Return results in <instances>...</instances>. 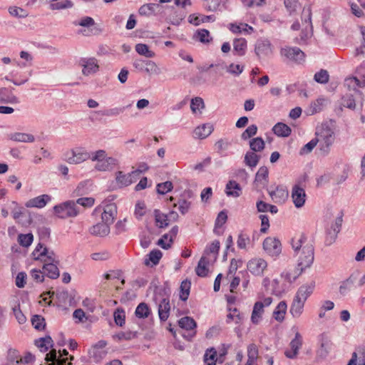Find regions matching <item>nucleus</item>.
Returning a JSON list of instances; mask_svg holds the SVG:
<instances>
[{"label": "nucleus", "instance_id": "obj_1", "mask_svg": "<svg viewBox=\"0 0 365 365\" xmlns=\"http://www.w3.org/2000/svg\"><path fill=\"white\" fill-rule=\"evenodd\" d=\"M292 248L297 261V267L304 272L309 268L314 259L313 245L307 241V237L301 233L295 235L291 240Z\"/></svg>", "mask_w": 365, "mask_h": 365}, {"label": "nucleus", "instance_id": "obj_2", "mask_svg": "<svg viewBox=\"0 0 365 365\" xmlns=\"http://www.w3.org/2000/svg\"><path fill=\"white\" fill-rule=\"evenodd\" d=\"M316 140L319 144L321 154L326 155L330 151V148L334 142V131L328 127H322L316 132Z\"/></svg>", "mask_w": 365, "mask_h": 365}, {"label": "nucleus", "instance_id": "obj_3", "mask_svg": "<svg viewBox=\"0 0 365 365\" xmlns=\"http://www.w3.org/2000/svg\"><path fill=\"white\" fill-rule=\"evenodd\" d=\"M91 160L96 161L95 168L98 171H108L117 165V160L114 158H106V153L103 150H98L92 153Z\"/></svg>", "mask_w": 365, "mask_h": 365}, {"label": "nucleus", "instance_id": "obj_4", "mask_svg": "<svg viewBox=\"0 0 365 365\" xmlns=\"http://www.w3.org/2000/svg\"><path fill=\"white\" fill-rule=\"evenodd\" d=\"M280 56L285 62L301 63L304 61V52L297 47L284 46L280 50Z\"/></svg>", "mask_w": 365, "mask_h": 365}, {"label": "nucleus", "instance_id": "obj_5", "mask_svg": "<svg viewBox=\"0 0 365 365\" xmlns=\"http://www.w3.org/2000/svg\"><path fill=\"white\" fill-rule=\"evenodd\" d=\"M53 210L55 213L62 219L74 217L80 212L74 201H67L61 205H56Z\"/></svg>", "mask_w": 365, "mask_h": 365}, {"label": "nucleus", "instance_id": "obj_6", "mask_svg": "<svg viewBox=\"0 0 365 365\" xmlns=\"http://www.w3.org/2000/svg\"><path fill=\"white\" fill-rule=\"evenodd\" d=\"M79 66L82 68L81 73L85 76L95 75L99 71V61L95 57H83L78 61Z\"/></svg>", "mask_w": 365, "mask_h": 365}, {"label": "nucleus", "instance_id": "obj_7", "mask_svg": "<svg viewBox=\"0 0 365 365\" xmlns=\"http://www.w3.org/2000/svg\"><path fill=\"white\" fill-rule=\"evenodd\" d=\"M92 154H90L84 148H76L66 153L67 163L69 164H79L88 159L91 160Z\"/></svg>", "mask_w": 365, "mask_h": 365}, {"label": "nucleus", "instance_id": "obj_8", "mask_svg": "<svg viewBox=\"0 0 365 365\" xmlns=\"http://www.w3.org/2000/svg\"><path fill=\"white\" fill-rule=\"evenodd\" d=\"M263 248L271 256H278L282 252V245L275 237H267L263 242Z\"/></svg>", "mask_w": 365, "mask_h": 365}, {"label": "nucleus", "instance_id": "obj_9", "mask_svg": "<svg viewBox=\"0 0 365 365\" xmlns=\"http://www.w3.org/2000/svg\"><path fill=\"white\" fill-rule=\"evenodd\" d=\"M255 52L259 58L267 57L272 53V46L267 39H259L255 43Z\"/></svg>", "mask_w": 365, "mask_h": 365}, {"label": "nucleus", "instance_id": "obj_10", "mask_svg": "<svg viewBox=\"0 0 365 365\" xmlns=\"http://www.w3.org/2000/svg\"><path fill=\"white\" fill-rule=\"evenodd\" d=\"M267 267V262L262 258H255L249 261L248 270L255 275H262Z\"/></svg>", "mask_w": 365, "mask_h": 365}, {"label": "nucleus", "instance_id": "obj_11", "mask_svg": "<svg viewBox=\"0 0 365 365\" xmlns=\"http://www.w3.org/2000/svg\"><path fill=\"white\" fill-rule=\"evenodd\" d=\"M117 216V206L114 203L106 205L101 215L102 222L110 227Z\"/></svg>", "mask_w": 365, "mask_h": 365}, {"label": "nucleus", "instance_id": "obj_12", "mask_svg": "<svg viewBox=\"0 0 365 365\" xmlns=\"http://www.w3.org/2000/svg\"><path fill=\"white\" fill-rule=\"evenodd\" d=\"M292 198L296 207H302L306 201L305 190L299 185H295L292 190Z\"/></svg>", "mask_w": 365, "mask_h": 365}, {"label": "nucleus", "instance_id": "obj_13", "mask_svg": "<svg viewBox=\"0 0 365 365\" xmlns=\"http://www.w3.org/2000/svg\"><path fill=\"white\" fill-rule=\"evenodd\" d=\"M227 0H204L202 6L207 11H222L227 8Z\"/></svg>", "mask_w": 365, "mask_h": 365}, {"label": "nucleus", "instance_id": "obj_14", "mask_svg": "<svg viewBox=\"0 0 365 365\" xmlns=\"http://www.w3.org/2000/svg\"><path fill=\"white\" fill-rule=\"evenodd\" d=\"M137 178L133 172L124 173L123 171H118L115 173V180L119 187H127L136 181Z\"/></svg>", "mask_w": 365, "mask_h": 365}, {"label": "nucleus", "instance_id": "obj_15", "mask_svg": "<svg viewBox=\"0 0 365 365\" xmlns=\"http://www.w3.org/2000/svg\"><path fill=\"white\" fill-rule=\"evenodd\" d=\"M314 287L315 282L314 281L306 283L298 289L294 297L305 302L308 297L312 294Z\"/></svg>", "mask_w": 365, "mask_h": 365}, {"label": "nucleus", "instance_id": "obj_16", "mask_svg": "<svg viewBox=\"0 0 365 365\" xmlns=\"http://www.w3.org/2000/svg\"><path fill=\"white\" fill-rule=\"evenodd\" d=\"M319 341L320 348L317 351V355L321 358H324L329 353L332 342L330 338L324 333L319 336Z\"/></svg>", "mask_w": 365, "mask_h": 365}, {"label": "nucleus", "instance_id": "obj_17", "mask_svg": "<svg viewBox=\"0 0 365 365\" xmlns=\"http://www.w3.org/2000/svg\"><path fill=\"white\" fill-rule=\"evenodd\" d=\"M302 345V339L300 334L297 332L295 337L291 341L289 346L290 350L285 351V355L287 358L294 359L297 356L299 349Z\"/></svg>", "mask_w": 365, "mask_h": 365}, {"label": "nucleus", "instance_id": "obj_18", "mask_svg": "<svg viewBox=\"0 0 365 365\" xmlns=\"http://www.w3.org/2000/svg\"><path fill=\"white\" fill-rule=\"evenodd\" d=\"M51 200V197L50 195L44 194L29 200L25 203V205L26 207L42 208L45 207Z\"/></svg>", "mask_w": 365, "mask_h": 365}, {"label": "nucleus", "instance_id": "obj_19", "mask_svg": "<svg viewBox=\"0 0 365 365\" xmlns=\"http://www.w3.org/2000/svg\"><path fill=\"white\" fill-rule=\"evenodd\" d=\"M269 194L275 203H283L288 197V191L282 186H277L274 190H269Z\"/></svg>", "mask_w": 365, "mask_h": 365}, {"label": "nucleus", "instance_id": "obj_20", "mask_svg": "<svg viewBox=\"0 0 365 365\" xmlns=\"http://www.w3.org/2000/svg\"><path fill=\"white\" fill-rule=\"evenodd\" d=\"M13 89L6 87L0 88V103H16L18 98L12 92Z\"/></svg>", "mask_w": 365, "mask_h": 365}, {"label": "nucleus", "instance_id": "obj_21", "mask_svg": "<svg viewBox=\"0 0 365 365\" xmlns=\"http://www.w3.org/2000/svg\"><path fill=\"white\" fill-rule=\"evenodd\" d=\"M302 15L306 17L304 19V21H305V23L308 24V26L309 27V31H307V26H306V29H305L306 31H303L301 34V41H305L306 39L308 38L311 36L312 29V22H311L312 10H311L310 6L304 8L303 11H302Z\"/></svg>", "mask_w": 365, "mask_h": 365}, {"label": "nucleus", "instance_id": "obj_22", "mask_svg": "<svg viewBox=\"0 0 365 365\" xmlns=\"http://www.w3.org/2000/svg\"><path fill=\"white\" fill-rule=\"evenodd\" d=\"M89 232L93 235L104 237L110 233V227L102 222L92 226L89 229Z\"/></svg>", "mask_w": 365, "mask_h": 365}, {"label": "nucleus", "instance_id": "obj_23", "mask_svg": "<svg viewBox=\"0 0 365 365\" xmlns=\"http://www.w3.org/2000/svg\"><path fill=\"white\" fill-rule=\"evenodd\" d=\"M58 263H44L42 267L43 273L46 276L51 279H57L60 272L57 267Z\"/></svg>", "mask_w": 365, "mask_h": 365}, {"label": "nucleus", "instance_id": "obj_24", "mask_svg": "<svg viewBox=\"0 0 365 365\" xmlns=\"http://www.w3.org/2000/svg\"><path fill=\"white\" fill-rule=\"evenodd\" d=\"M225 192L227 196L237 197L242 193V188L236 181L230 180L226 185Z\"/></svg>", "mask_w": 365, "mask_h": 365}, {"label": "nucleus", "instance_id": "obj_25", "mask_svg": "<svg viewBox=\"0 0 365 365\" xmlns=\"http://www.w3.org/2000/svg\"><path fill=\"white\" fill-rule=\"evenodd\" d=\"M210 259L206 256H202L198 262L197 266L195 268V272L197 276L204 277L207 275L208 267L207 264L210 263Z\"/></svg>", "mask_w": 365, "mask_h": 365}, {"label": "nucleus", "instance_id": "obj_26", "mask_svg": "<svg viewBox=\"0 0 365 365\" xmlns=\"http://www.w3.org/2000/svg\"><path fill=\"white\" fill-rule=\"evenodd\" d=\"M170 305L168 299H163L158 305V314L160 320L166 321L169 317Z\"/></svg>", "mask_w": 365, "mask_h": 365}, {"label": "nucleus", "instance_id": "obj_27", "mask_svg": "<svg viewBox=\"0 0 365 365\" xmlns=\"http://www.w3.org/2000/svg\"><path fill=\"white\" fill-rule=\"evenodd\" d=\"M212 125L210 123H205L197 127L194 130V133L197 138L204 139L209 136L212 133Z\"/></svg>", "mask_w": 365, "mask_h": 365}, {"label": "nucleus", "instance_id": "obj_28", "mask_svg": "<svg viewBox=\"0 0 365 365\" xmlns=\"http://www.w3.org/2000/svg\"><path fill=\"white\" fill-rule=\"evenodd\" d=\"M9 138L13 141L19 143H33L35 141V137L32 134L25 133H11Z\"/></svg>", "mask_w": 365, "mask_h": 365}, {"label": "nucleus", "instance_id": "obj_29", "mask_svg": "<svg viewBox=\"0 0 365 365\" xmlns=\"http://www.w3.org/2000/svg\"><path fill=\"white\" fill-rule=\"evenodd\" d=\"M305 302L294 297L290 307V313L294 318H299L303 312Z\"/></svg>", "mask_w": 365, "mask_h": 365}, {"label": "nucleus", "instance_id": "obj_30", "mask_svg": "<svg viewBox=\"0 0 365 365\" xmlns=\"http://www.w3.org/2000/svg\"><path fill=\"white\" fill-rule=\"evenodd\" d=\"M264 308L261 301L255 302L251 316V321L253 324H257L259 322L264 313Z\"/></svg>", "mask_w": 365, "mask_h": 365}, {"label": "nucleus", "instance_id": "obj_31", "mask_svg": "<svg viewBox=\"0 0 365 365\" xmlns=\"http://www.w3.org/2000/svg\"><path fill=\"white\" fill-rule=\"evenodd\" d=\"M155 225L159 228H165L169 225L168 217L159 210H155L153 212Z\"/></svg>", "mask_w": 365, "mask_h": 365}, {"label": "nucleus", "instance_id": "obj_32", "mask_svg": "<svg viewBox=\"0 0 365 365\" xmlns=\"http://www.w3.org/2000/svg\"><path fill=\"white\" fill-rule=\"evenodd\" d=\"M220 243L218 240L213 241L204 251L202 256H206L210 259L211 255L213 260L217 259V256L220 250Z\"/></svg>", "mask_w": 365, "mask_h": 365}, {"label": "nucleus", "instance_id": "obj_33", "mask_svg": "<svg viewBox=\"0 0 365 365\" xmlns=\"http://www.w3.org/2000/svg\"><path fill=\"white\" fill-rule=\"evenodd\" d=\"M188 21L190 24H194L195 26H198L201 23H205L207 21H215V16L214 15L195 16L194 14H191L188 17Z\"/></svg>", "mask_w": 365, "mask_h": 365}, {"label": "nucleus", "instance_id": "obj_34", "mask_svg": "<svg viewBox=\"0 0 365 365\" xmlns=\"http://www.w3.org/2000/svg\"><path fill=\"white\" fill-rule=\"evenodd\" d=\"M46 257L43 259L44 263H58L59 261L53 251H48V249H43V251L36 257V260H43L41 257Z\"/></svg>", "mask_w": 365, "mask_h": 365}, {"label": "nucleus", "instance_id": "obj_35", "mask_svg": "<svg viewBox=\"0 0 365 365\" xmlns=\"http://www.w3.org/2000/svg\"><path fill=\"white\" fill-rule=\"evenodd\" d=\"M275 135L279 137H288L291 134V128L283 123H277L272 128Z\"/></svg>", "mask_w": 365, "mask_h": 365}, {"label": "nucleus", "instance_id": "obj_36", "mask_svg": "<svg viewBox=\"0 0 365 365\" xmlns=\"http://www.w3.org/2000/svg\"><path fill=\"white\" fill-rule=\"evenodd\" d=\"M234 51L238 56H243L247 48V41L245 38H235L233 41Z\"/></svg>", "mask_w": 365, "mask_h": 365}, {"label": "nucleus", "instance_id": "obj_37", "mask_svg": "<svg viewBox=\"0 0 365 365\" xmlns=\"http://www.w3.org/2000/svg\"><path fill=\"white\" fill-rule=\"evenodd\" d=\"M287 308V304L285 303V302H284V301L280 302L273 312V317L277 321L282 322L284 318Z\"/></svg>", "mask_w": 365, "mask_h": 365}, {"label": "nucleus", "instance_id": "obj_38", "mask_svg": "<svg viewBox=\"0 0 365 365\" xmlns=\"http://www.w3.org/2000/svg\"><path fill=\"white\" fill-rule=\"evenodd\" d=\"M162 256L163 253L161 252L160 250H153L149 253L148 258H146L145 259L144 263L146 266H149L150 262H152L153 265H156L158 264Z\"/></svg>", "mask_w": 365, "mask_h": 365}, {"label": "nucleus", "instance_id": "obj_39", "mask_svg": "<svg viewBox=\"0 0 365 365\" xmlns=\"http://www.w3.org/2000/svg\"><path fill=\"white\" fill-rule=\"evenodd\" d=\"M35 344L42 352H46L49 347L53 346V340L51 336H48L36 340Z\"/></svg>", "mask_w": 365, "mask_h": 365}, {"label": "nucleus", "instance_id": "obj_40", "mask_svg": "<svg viewBox=\"0 0 365 365\" xmlns=\"http://www.w3.org/2000/svg\"><path fill=\"white\" fill-rule=\"evenodd\" d=\"M107 351L96 349V348H91L88 351V355L94 362L98 363L107 355Z\"/></svg>", "mask_w": 365, "mask_h": 365}, {"label": "nucleus", "instance_id": "obj_41", "mask_svg": "<svg viewBox=\"0 0 365 365\" xmlns=\"http://www.w3.org/2000/svg\"><path fill=\"white\" fill-rule=\"evenodd\" d=\"M136 52L146 58H153L155 53L150 51L148 46L144 43H138L135 45Z\"/></svg>", "mask_w": 365, "mask_h": 365}, {"label": "nucleus", "instance_id": "obj_42", "mask_svg": "<svg viewBox=\"0 0 365 365\" xmlns=\"http://www.w3.org/2000/svg\"><path fill=\"white\" fill-rule=\"evenodd\" d=\"M259 158L260 156L255 152H247L245 156V163L250 168H254L257 166Z\"/></svg>", "mask_w": 365, "mask_h": 365}, {"label": "nucleus", "instance_id": "obj_43", "mask_svg": "<svg viewBox=\"0 0 365 365\" xmlns=\"http://www.w3.org/2000/svg\"><path fill=\"white\" fill-rule=\"evenodd\" d=\"M303 272L299 270L296 267L292 272L285 271L281 274V277L289 283L293 282Z\"/></svg>", "mask_w": 365, "mask_h": 365}, {"label": "nucleus", "instance_id": "obj_44", "mask_svg": "<svg viewBox=\"0 0 365 365\" xmlns=\"http://www.w3.org/2000/svg\"><path fill=\"white\" fill-rule=\"evenodd\" d=\"M178 324L182 329H185L186 330L193 329L197 326L195 321L190 317H185L181 318L178 321Z\"/></svg>", "mask_w": 365, "mask_h": 365}, {"label": "nucleus", "instance_id": "obj_45", "mask_svg": "<svg viewBox=\"0 0 365 365\" xmlns=\"http://www.w3.org/2000/svg\"><path fill=\"white\" fill-rule=\"evenodd\" d=\"M158 7L159 5L156 4H145L140 7L138 13L141 16H150L154 14L155 9Z\"/></svg>", "mask_w": 365, "mask_h": 365}, {"label": "nucleus", "instance_id": "obj_46", "mask_svg": "<svg viewBox=\"0 0 365 365\" xmlns=\"http://www.w3.org/2000/svg\"><path fill=\"white\" fill-rule=\"evenodd\" d=\"M46 361H51L52 363L48 365H64L66 361V359H57L56 351L52 349L48 354H46Z\"/></svg>", "mask_w": 365, "mask_h": 365}, {"label": "nucleus", "instance_id": "obj_47", "mask_svg": "<svg viewBox=\"0 0 365 365\" xmlns=\"http://www.w3.org/2000/svg\"><path fill=\"white\" fill-rule=\"evenodd\" d=\"M8 11L10 15L16 18H26L29 16L26 10L16 6H10Z\"/></svg>", "mask_w": 365, "mask_h": 365}, {"label": "nucleus", "instance_id": "obj_48", "mask_svg": "<svg viewBox=\"0 0 365 365\" xmlns=\"http://www.w3.org/2000/svg\"><path fill=\"white\" fill-rule=\"evenodd\" d=\"M250 147L254 152H259L264 148V141L262 138L257 137L250 141Z\"/></svg>", "mask_w": 365, "mask_h": 365}, {"label": "nucleus", "instance_id": "obj_49", "mask_svg": "<svg viewBox=\"0 0 365 365\" xmlns=\"http://www.w3.org/2000/svg\"><path fill=\"white\" fill-rule=\"evenodd\" d=\"M145 72L149 75H159L161 73L160 68L158 66V65L152 61H146L145 62Z\"/></svg>", "mask_w": 365, "mask_h": 365}, {"label": "nucleus", "instance_id": "obj_50", "mask_svg": "<svg viewBox=\"0 0 365 365\" xmlns=\"http://www.w3.org/2000/svg\"><path fill=\"white\" fill-rule=\"evenodd\" d=\"M191 283L188 280H184L180 284V298L182 301H186L190 294Z\"/></svg>", "mask_w": 365, "mask_h": 365}, {"label": "nucleus", "instance_id": "obj_51", "mask_svg": "<svg viewBox=\"0 0 365 365\" xmlns=\"http://www.w3.org/2000/svg\"><path fill=\"white\" fill-rule=\"evenodd\" d=\"M250 238L248 235L240 233L237 237V245L238 248L246 250L247 246L250 244Z\"/></svg>", "mask_w": 365, "mask_h": 365}, {"label": "nucleus", "instance_id": "obj_52", "mask_svg": "<svg viewBox=\"0 0 365 365\" xmlns=\"http://www.w3.org/2000/svg\"><path fill=\"white\" fill-rule=\"evenodd\" d=\"M73 4L71 0H63L62 1L51 3L50 5V8L52 10H61V9H66L73 7Z\"/></svg>", "mask_w": 365, "mask_h": 365}, {"label": "nucleus", "instance_id": "obj_53", "mask_svg": "<svg viewBox=\"0 0 365 365\" xmlns=\"http://www.w3.org/2000/svg\"><path fill=\"white\" fill-rule=\"evenodd\" d=\"M34 240V236L32 234H20L18 236V242L19 243L25 247H27L31 245Z\"/></svg>", "mask_w": 365, "mask_h": 365}, {"label": "nucleus", "instance_id": "obj_54", "mask_svg": "<svg viewBox=\"0 0 365 365\" xmlns=\"http://www.w3.org/2000/svg\"><path fill=\"white\" fill-rule=\"evenodd\" d=\"M149 313V308L145 303H140L135 309V315L138 318H146Z\"/></svg>", "mask_w": 365, "mask_h": 365}, {"label": "nucleus", "instance_id": "obj_55", "mask_svg": "<svg viewBox=\"0 0 365 365\" xmlns=\"http://www.w3.org/2000/svg\"><path fill=\"white\" fill-rule=\"evenodd\" d=\"M205 107L204 101L202 98L196 97L192 98L190 103V108L193 113L200 111Z\"/></svg>", "mask_w": 365, "mask_h": 365}, {"label": "nucleus", "instance_id": "obj_56", "mask_svg": "<svg viewBox=\"0 0 365 365\" xmlns=\"http://www.w3.org/2000/svg\"><path fill=\"white\" fill-rule=\"evenodd\" d=\"M268 177V169L266 167H261L255 175V181L264 183L267 181Z\"/></svg>", "mask_w": 365, "mask_h": 365}, {"label": "nucleus", "instance_id": "obj_57", "mask_svg": "<svg viewBox=\"0 0 365 365\" xmlns=\"http://www.w3.org/2000/svg\"><path fill=\"white\" fill-rule=\"evenodd\" d=\"M31 323L37 330H42L46 326L44 319L40 315H34L31 319Z\"/></svg>", "mask_w": 365, "mask_h": 365}, {"label": "nucleus", "instance_id": "obj_58", "mask_svg": "<svg viewBox=\"0 0 365 365\" xmlns=\"http://www.w3.org/2000/svg\"><path fill=\"white\" fill-rule=\"evenodd\" d=\"M175 207L178 206V208L182 215L186 214L190 207V202L185 199H180L178 202V204L174 205Z\"/></svg>", "mask_w": 365, "mask_h": 365}, {"label": "nucleus", "instance_id": "obj_59", "mask_svg": "<svg viewBox=\"0 0 365 365\" xmlns=\"http://www.w3.org/2000/svg\"><path fill=\"white\" fill-rule=\"evenodd\" d=\"M196 38L202 43H209L212 41L209 31L206 29H200L196 34Z\"/></svg>", "mask_w": 365, "mask_h": 365}, {"label": "nucleus", "instance_id": "obj_60", "mask_svg": "<svg viewBox=\"0 0 365 365\" xmlns=\"http://www.w3.org/2000/svg\"><path fill=\"white\" fill-rule=\"evenodd\" d=\"M329 73L326 70H320L314 75V80L320 83H326L329 81Z\"/></svg>", "mask_w": 365, "mask_h": 365}, {"label": "nucleus", "instance_id": "obj_61", "mask_svg": "<svg viewBox=\"0 0 365 365\" xmlns=\"http://www.w3.org/2000/svg\"><path fill=\"white\" fill-rule=\"evenodd\" d=\"M16 365L21 364V365H26L31 364L34 360V356L30 354L27 353L24 357H19L16 354Z\"/></svg>", "mask_w": 365, "mask_h": 365}, {"label": "nucleus", "instance_id": "obj_62", "mask_svg": "<svg viewBox=\"0 0 365 365\" xmlns=\"http://www.w3.org/2000/svg\"><path fill=\"white\" fill-rule=\"evenodd\" d=\"M226 71L232 75L239 76L243 71V66L239 64L231 63L228 66H226Z\"/></svg>", "mask_w": 365, "mask_h": 365}, {"label": "nucleus", "instance_id": "obj_63", "mask_svg": "<svg viewBox=\"0 0 365 365\" xmlns=\"http://www.w3.org/2000/svg\"><path fill=\"white\" fill-rule=\"evenodd\" d=\"M173 189V184L170 181H166L163 183H159L157 185V192L159 194L164 195Z\"/></svg>", "mask_w": 365, "mask_h": 365}, {"label": "nucleus", "instance_id": "obj_64", "mask_svg": "<svg viewBox=\"0 0 365 365\" xmlns=\"http://www.w3.org/2000/svg\"><path fill=\"white\" fill-rule=\"evenodd\" d=\"M344 85L349 89L355 90L356 88H360L359 78L356 77L347 78L345 80Z\"/></svg>", "mask_w": 365, "mask_h": 365}]
</instances>
